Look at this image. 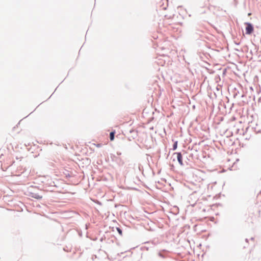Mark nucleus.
I'll use <instances>...</instances> for the list:
<instances>
[{
  "mask_svg": "<svg viewBox=\"0 0 261 261\" xmlns=\"http://www.w3.org/2000/svg\"><path fill=\"white\" fill-rule=\"evenodd\" d=\"M35 198H36L37 199H41V198H42V196H37L36 197H35Z\"/></svg>",
  "mask_w": 261,
  "mask_h": 261,
  "instance_id": "423d86ee",
  "label": "nucleus"
},
{
  "mask_svg": "<svg viewBox=\"0 0 261 261\" xmlns=\"http://www.w3.org/2000/svg\"><path fill=\"white\" fill-rule=\"evenodd\" d=\"M94 145L97 147H100L101 146V144H94Z\"/></svg>",
  "mask_w": 261,
  "mask_h": 261,
  "instance_id": "39448f33",
  "label": "nucleus"
},
{
  "mask_svg": "<svg viewBox=\"0 0 261 261\" xmlns=\"http://www.w3.org/2000/svg\"><path fill=\"white\" fill-rule=\"evenodd\" d=\"M114 135H115V132H112L110 133V139L111 141L114 140Z\"/></svg>",
  "mask_w": 261,
  "mask_h": 261,
  "instance_id": "7ed1b4c3",
  "label": "nucleus"
},
{
  "mask_svg": "<svg viewBox=\"0 0 261 261\" xmlns=\"http://www.w3.org/2000/svg\"><path fill=\"white\" fill-rule=\"evenodd\" d=\"M117 229H118V232H119L120 233H122L121 230L119 228H118Z\"/></svg>",
  "mask_w": 261,
  "mask_h": 261,
  "instance_id": "0eeeda50",
  "label": "nucleus"
},
{
  "mask_svg": "<svg viewBox=\"0 0 261 261\" xmlns=\"http://www.w3.org/2000/svg\"><path fill=\"white\" fill-rule=\"evenodd\" d=\"M173 155H176L177 161L180 166H183L182 156L180 152H175Z\"/></svg>",
  "mask_w": 261,
  "mask_h": 261,
  "instance_id": "f03ea898",
  "label": "nucleus"
},
{
  "mask_svg": "<svg viewBox=\"0 0 261 261\" xmlns=\"http://www.w3.org/2000/svg\"><path fill=\"white\" fill-rule=\"evenodd\" d=\"M246 27V34L250 35L253 31V27L250 23L246 22L245 23Z\"/></svg>",
  "mask_w": 261,
  "mask_h": 261,
  "instance_id": "f257e3e1",
  "label": "nucleus"
},
{
  "mask_svg": "<svg viewBox=\"0 0 261 261\" xmlns=\"http://www.w3.org/2000/svg\"><path fill=\"white\" fill-rule=\"evenodd\" d=\"M177 142L176 141L174 144H173V150H175L176 148H177Z\"/></svg>",
  "mask_w": 261,
  "mask_h": 261,
  "instance_id": "20e7f679",
  "label": "nucleus"
}]
</instances>
